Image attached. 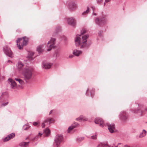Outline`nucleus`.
Here are the masks:
<instances>
[{
    "instance_id": "nucleus-21",
    "label": "nucleus",
    "mask_w": 147,
    "mask_h": 147,
    "mask_svg": "<svg viewBox=\"0 0 147 147\" xmlns=\"http://www.w3.org/2000/svg\"><path fill=\"white\" fill-rule=\"evenodd\" d=\"M29 142H22L20 143L19 144L21 147H27Z\"/></svg>"
},
{
    "instance_id": "nucleus-43",
    "label": "nucleus",
    "mask_w": 147,
    "mask_h": 147,
    "mask_svg": "<svg viewBox=\"0 0 147 147\" xmlns=\"http://www.w3.org/2000/svg\"><path fill=\"white\" fill-rule=\"evenodd\" d=\"M139 107L140 108L141 107H142L143 106L141 105H139Z\"/></svg>"
},
{
    "instance_id": "nucleus-19",
    "label": "nucleus",
    "mask_w": 147,
    "mask_h": 147,
    "mask_svg": "<svg viewBox=\"0 0 147 147\" xmlns=\"http://www.w3.org/2000/svg\"><path fill=\"white\" fill-rule=\"evenodd\" d=\"M146 131L144 129H143L142 132L140 134L139 137L140 138H142L146 135Z\"/></svg>"
},
{
    "instance_id": "nucleus-26",
    "label": "nucleus",
    "mask_w": 147,
    "mask_h": 147,
    "mask_svg": "<svg viewBox=\"0 0 147 147\" xmlns=\"http://www.w3.org/2000/svg\"><path fill=\"white\" fill-rule=\"evenodd\" d=\"M96 23L98 24H101L103 22V20L101 19L99 20L98 18H97L96 20Z\"/></svg>"
},
{
    "instance_id": "nucleus-30",
    "label": "nucleus",
    "mask_w": 147,
    "mask_h": 147,
    "mask_svg": "<svg viewBox=\"0 0 147 147\" xmlns=\"http://www.w3.org/2000/svg\"><path fill=\"white\" fill-rule=\"evenodd\" d=\"M29 127V126L26 125H24L23 127V129L25 130H27Z\"/></svg>"
},
{
    "instance_id": "nucleus-46",
    "label": "nucleus",
    "mask_w": 147,
    "mask_h": 147,
    "mask_svg": "<svg viewBox=\"0 0 147 147\" xmlns=\"http://www.w3.org/2000/svg\"><path fill=\"white\" fill-rule=\"evenodd\" d=\"M124 147H130L128 146H125Z\"/></svg>"
},
{
    "instance_id": "nucleus-44",
    "label": "nucleus",
    "mask_w": 147,
    "mask_h": 147,
    "mask_svg": "<svg viewBox=\"0 0 147 147\" xmlns=\"http://www.w3.org/2000/svg\"><path fill=\"white\" fill-rule=\"evenodd\" d=\"M7 62H8V63H9V62H11H11H11L10 60H8V61Z\"/></svg>"
},
{
    "instance_id": "nucleus-14",
    "label": "nucleus",
    "mask_w": 147,
    "mask_h": 147,
    "mask_svg": "<svg viewBox=\"0 0 147 147\" xmlns=\"http://www.w3.org/2000/svg\"><path fill=\"white\" fill-rule=\"evenodd\" d=\"M51 66L50 63H43L42 65V67L43 68L45 69H49Z\"/></svg>"
},
{
    "instance_id": "nucleus-49",
    "label": "nucleus",
    "mask_w": 147,
    "mask_h": 147,
    "mask_svg": "<svg viewBox=\"0 0 147 147\" xmlns=\"http://www.w3.org/2000/svg\"><path fill=\"white\" fill-rule=\"evenodd\" d=\"M109 147H113V146H109Z\"/></svg>"
},
{
    "instance_id": "nucleus-48",
    "label": "nucleus",
    "mask_w": 147,
    "mask_h": 147,
    "mask_svg": "<svg viewBox=\"0 0 147 147\" xmlns=\"http://www.w3.org/2000/svg\"><path fill=\"white\" fill-rule=\"evenodd\" d=\"M81 138L82 140H83L84 139V138L83 137Z\"/></svg>"
},
{
    "instance_id": "nucleus-42",
    "label": "nucleus",
    "mask_w": 147,
    "mask_h": 147,
    "mask_svg": "<svg viewBox=\"0 0 147 147\" xmlns=\"http://www.w3.org/2000/svg\"><path fill=\"white\" fill-rule=\"evenodd\" d=\"M73 57V55H70L69 56V57L70 58H72Z\"/></svg>"
},
{
    "instance_id": "nucleus-41",
    "label": "nucleus",
    "mask_w": 147,
    "mask_h": 147,
    "mask_svg": "<svg viewBox=\"0 0 147 147\" xmlns=\"http://www.w3.org/2000/svg\"><path fill=\"white\" fill-rule=\"evenodd\" d=\"M53 111V110H51L49 112V114H51L52 113Z\"/></svg>"
},
{
    "instance_id": "nucleus-32",
    "label": "nucleus",
    "mask_w": 147,
    "mask_h": 147,
    "mask_svg": "<svg viewBox=\"0 0 147 147\" xmlns=\"http://www.w3.org/2000/svg\"><path fill=\"white\" fill-rule=\"evenodd\" d=\"M90 94L91 97H93V95H94V92H87V93L86 94L89 95Z\"/></svg>"
},
{
    "instance_id": "nucleus-45",
    "label": "nucleus",
    "mask_w": 147,
    "mask_h": 147,
    "mask_svg": "<svg viewBox=\"0 0 147 147\" xmlns=\"http://www.w3.org/2000/svg\"><path fill=\"white\" fill-rule=\"evenodd\" d=\"M121 144L120 143H119V144H118V145L119 144ZM118 145H117V146H115V147H118Z\"/></svg>"
},
{
    "instance_id": "nucleus-34",
    "label": "nucleus",
    "mask_w": 147,
    "mask_h": 147,
    "mask_svg": "<svg viewBox=\"0 0 147 147\" xmlns=\"http://www.w3.org/2000/svg\"><path fill=\"white\" fill-rule=\"evenodd\" d=\"M8 104V102H6L5 103H3V104H2L1 105L2 106H5L7 105Z\"/></svg>"
},
{
    "instance_id": "nucleus-6",
    "label": "nucleus",
    "mask_w": 147,
    "mask_h": 147,
    "mask_svg": "<svg viewBox=\"0 0 147 147\" xmlns=\"http://www.w3.org/2000/svg\"><path fill=\"white\" fill-rule=\"evenodd\" d=\"M8 83L10 85L11 88L13 89H18L19 88L16 82L11 79L9 78L8 80Z\"/></svg>"
},
{
    "instance_id": "nucleus-11",
    "label": "nucleus",
    "mask_w": 147,
    "mask_h": 147,
    "mask_svg": "<svg viewBox=\"0 0 147 147\" xmlns=\"http://www.w3.org/2000/svg\"><path fill=\"white\" fill-rule=\"evenodd\" d=\"M15 134L14 133H12L8 135L4 139L3 141L4 142H6L11 139L15 137Z\"/></svg>"
},
{
    "instance_id": "nucleus-3",
    "label": "nucleus",
    "mask_w": 147,
    "mask_h": 147,
    "mask_svg": "<svg viewBox=\"0 0 147 147\" xmlns=\"http://www.w3.org/2000/svg\"><path fill=\"white\" fill-rule=\"evenodd\" d=\"M28 40V38L26 36L18 38L16 40V43L18 49H22L23 47L27 45Z\"/></svg>"
},
{
    "instance_id": "nucleus-18",
    "label": "nucleus",
    "mask_w": 147,
    "mask_h": 147,
    "mask_svg": "<svg viewBox=\"0 0 147 147\" xmlns=\"http://www.w3.org/2000/svg\"><path fill=\"white\" fill-rule=\"evenodd\" d=\"M15 80L16 81H18L19 83L20 84V85H18L19 88H21L22 85H23L24 83V81L18 78H16Z\"/></svg>"
},
{
    "instance_id": "nucleus-17",
    "label": "nucleus",
    "mask_w": 147,
    "mask_h": 147,
    "mask_svg": "<svg viewBox=\"0 0 147 147\" xmlns=\"http://www.w3.org/2000/svg\"><path fill=\"white\" fill-rule=\"evenodd\" d=\"M77 7L76 5L74 3H71L69 6V8L71 10H74Z\"/></svg>"
},
{
    "instance_id": "nucleus-28",
    "label": "nucleus",
    "mask_w": 147,
    "mask_h": 147,
    "mask_svg": "<svg viewBox=\"0 0 147 147\" xmlns=\"http://www.w3.org/2000/svg\"><path fill=\"white\" fill-rule=\"evenodd\" d=\"M89 9L88 7L87 8V9L86 11L82 13L83 15H85L87 14L89 12Z\"/></svg>"
},
{
    "instance_id": "nucleus-47",
    "label": "nucleus",
    "mask_w": 147,
    "mask_h": 147,
    "mask_svg": "<svg viewBox=\"0 0 147 147\" xmlns=\"http://www.w3.org/2000/svg\"><path fill=\"white\" fill-rule=\"evenodd\" d=\"M93 14L94 15H95V16H96V13H93Z\"/></svg>"
},
{
    "instance_id": "nucleus-2",
    "label": "nucleus",
    "mask_w": 147,
    "mask_h": 147,
    "mask_svg": "<svg viewBox=\"0 0 147 147\" xmlns=\"http://www.w3.org/2000/svg\"><path fill=\"white\" fill-rule=\"evenodd\" d=\"M33 69L31 67H27L23 69L20 72L26 80H29L32 77Z\"/></svg>"
},
{
    "instance_id": "nucleus-5",
    "label": "nucleus",
    "mask_w": 147,
    "mask_h": 147,
    "mask_svg": "<svg viewBox=\"0 0 147 147\" xmlns=\"http://www.w3.org/2000/svg\"><path fill=\"white\" fill-rule=\"evenodd\" d=\"M56 39L54 38H51L50 40L49 41L47 45L48 48L47 49L48 51H50L51 49L54 47V45L55 43Z\"/></svg>"
},
{
    "instance_id": "nucleus-35",
    "label": "nucleus",
    "mask_w": 147,
    "mask_h": 147,
    "mask_svg": "<svg viewBox=\"0 0 147 147\" xmlns=\"http://www.w3.org/2000/svg\"><path fill=\"white\" fill-rule=\"evenodd\" d=\"M45 123L44 122L43 123H42V128H44L45 126Z\"/></svg>"
},
{
    "instance_id": "nucleus-9",
    "label": "nucleus",
    "mask_w": 147,
    "mask_h": 147,
    "mask_svg": "<svg viewBox=\"0 0 147 147\" xmlns=\"http://www.w3.org/2000/svg\"><path fill=\"white\" fill-rule=\"evenodd\" d=\"M120 116L121 119L123 121H125L127 119L128 116L125 111L121 112L120 114Z\"/></svg>"
},
{
    "instance_id": "nucleus-37",
    "label": "nucleus",
    "mask_w": 147,
    "mask_h": 147,
    "mask_svg": "<svg viewBox=\"0 0 147 147\" xmlns=\"http://www.w3.org/2000/svg\"><path fill=\"white\" fill-rule=\"evenodd\" d=\"M42 133H41L40 132H39L38 133V136L39 137H41V136L42 135Z\"/></svg>"
},
{
    "instance_id": "nucleus-20",
    "label": "nucleus",
    "mask_w": 147,
    "mask_h": 147,
    "mask_svg": "<svg viewBox=\"0 0 147 147\" xmlns=\"http://www.w3.org/2000/svg\"><path fill=\"white\" fill-rule=\"evenodd\" d=\"M76 120L78 121H86L87 120V118H84L82 116H80V117L77 118Z\"/></svg>"
},
{
    "instance_id": "nucleus-24",
    "label": "nucleus",
    "mask_w": 147,
    "mask_h": 147,
    "mask_svg": "<svg viewBox=\"0 0 147 147\" xmlns=\"http://www.w3.org/2000/svg\"><path fill=\"white\" fill-rule=\"evenodd\" d=\"M43 45H41L38 46L37 48V51L39 53H41L43 49L42 48Z\"/></svg>"
},
{
    "instance_id": "nucleus-29",
    "label": "nucleus",
    "mask_w": 147,
    "mask_h": 147,
    "mask_svg": "<svg viewBox=\"0 0 147 147\" xmlns=\"http://www.w3.org/2000/svg\"><path fill=\"white\" fill-rule=\"evenodd\" d=\"M107 145L106 144H104L102 143H100L98 145V147H104V146H107Z\"/></svg>"
},
{
    "instance_id": "nucleus-25",
    "label": "nucleus",
    "mask_w": 147,
    "mask_h": 147,
    "mask_svg": "<svg viewBox=\"0 0 147 147\" xmlns=\"http://www.w3.org/2000/svg\"><path fill=\"white\" fill-rule=\"evenodd\" d=\"M23 63L20 61H19L18 63L17 67L19 69H21L23 66Z\"/></svg>"
},
{
    "instance_id": "nucleus-7",
    "label": "nucleus",
    "mask_w": 147,
    "mask_h": 147,
    "mask_svg": "<svg viewBox=\"0 0 147 147\" xmlns=\"http://www.w3.org/2000/svg\"><path fill=\"white\" fill-rule=\"evenodd\" d=\"M3 49L5 53L7 56L10 57H12V53L8 46H4Z\"/></svg>"
},
{
    "instance_id": "nucleus-23",
    "label": "nucleus",
    "mask_w": 147,
    "mask_h": 147,
    "mask_svg": "<svg viewBox=\"0 0 147 147\" xmlns=\"http://www.w3.org/2000/svg\"><path fill=\"white\" fill-rule=\"evenodd\" d=\"M44 132L46 136H48L50 134V131L49 129L47 128L44 130Z\"/></svg>"
},
{
    "instance_id": "nucleus-1",
    "label": "nucleus",
    "mask_w": 147,
    "mask_h": 147,
    "mask_svg": "<svg viewBox=\"0 0 147 147\" xmlns=\"http://www.w3.org/2000/svg\"><path fill=\"white\" fill-rule=\"evenodd\" d=\"M88 36L77 35L75 38V43L76 46H79L81 48L86 47L87 45V39Z\"/></svg>"
},
{
    "instance_id": "nucleus-15",
    "label": "nucleus",
    "mask_w": 147,
    "mask_h": 147,
    "mask_svg": "<svg viewBox=\"0 0 147 147\" xmlns=\"http://www.w3.org/2000/svg\"><path fill=\"white\" fill-rule=\"evenodd\" d=\"M54 121L53 118H48L46 119L44 122L46 125H49L51 123H53Z\"/></svg>"
},
{
    "instance_id": "nucleus-31",
    "label": "nucleus",
    "mask_w": 147,
    "mask_h": 147,
    "mask_svg": "<svg viewBox=\"0 0 147 147\" xmlns=\"http://www.w3.org/2000/svg\"><path fill=\"white\" fill-rule=\"evenodd\" d=\"M39 122H34L33 123V125L34 126H38L39 125Z\"/></svg>"
},
{
    "instance_id": "nucleus-13",
    "label": "nucleus",
    "mask_w": 147,
    "mask_h": 147,
    "mask_svg": "<svg viewBox=\"0 0 147 147\" xmlns=\"http://www.w3.org/2000/svg\"><path fill=\"white\" fill-rule=\"evenodd\" d=\"M79 124L77 123H75L69 127L67 129V131L68 133H69L73 129L77 127Z\"/></svg>"
},
{
    "instance_id": "nucleus-40",
    "label": "nucleus",
    "mask_w": 147,
    "mask_h": 147,
    "mask_svg": "<svg viewBox=\"0 0 147 147\" xmlns=\"http://www.w3.org/2000/svg\"><path fill=\"white\" fill-rule=\"evenodd\" d=\"M86 32V30H83L81 31V34H84Z\"/></svg>"
},
{
    "instance_id": "nucleus-4",
    "label": "nucleus",
    "mask_w": 147,
    "mask_h": 147,
    "mask_svg": "<svg viewBox=\"0 0 147 147\" xmlns=\"http://www.w3.org/2000/svg\"><path fill=\"white\" fill-rule=\"evenodd\" d=\"M63 138L61 135H58L56 136L55 139V144L54 147H59L60 143L62 142Z\"/></svg>"
},
{
    "instance_id": "nucleus-33",
    "label": "nucleus",
    "mask_w": 147,
    "mask_h": 147,
    "mask_svg": "<svg viewBox=\"0 0 147 147\" xmlns=\"http://www.w3.org/2000/svg\"><path fill=\"white\" fill-rule=\"evenodd\" d=\"M39 137L38 136H35L34 138L32 139V141H34V140H38V138Z\"/></svg>"
},
{
    "instance_id": "nucleus-16",
    "label": "nucleus",
    "mask_w": 147,
    "mask_h": 147,
    "mask_svg": "<svg viewBox=\"0 0 147 147\" xmlns=\"http://www.w3.org/2000/svg\"><path fill=\"white\" fill-rule=\"evenodd\" d=\"M82 53V51L77 49L74 50L73 52V54L77 56H79L80 55H81Z\"/></svg>"
},
{
    "instance_id": "nucleus-27",
    "label": "nucleus",
    "mask_w": 147,
    "mask_h": 147,
    "mask_svg": "<svg viewBox=\"0 0 147 147\" xmlns=\"http://www.w3.org/2000/svg\"><path fill=\"white\" fill-rule=\"evenodd\" d=\"M34 54V53L33 52L30 53L28 57L30 60H32V57Z\"/></svg>"
},
{
    "instance_id": "nucleus-39",
    "label": "nucleus",
    "mask_w": 147,
    "mask_h": 147,
    "mask_svg": "<svg viewBox=\"0 0 147 147\" xmlns=\"http://www.w3.org/2000/svg\"><path fill=\"white\" fill-rule=\"evenodd\" d=\"M111 0H105V2L104 3V5L105 6V3H108Z\"/></svg>"
},
{
    "instance_id": "nucleus-12",
    "label": "nucleus",
    "mask_w": 147,
    "mask_h": 147,
    "mask_svg": "<svg viewBox=\"0 0 147 147\" xmlns=\"http://www.w3.org/2000/svg\"><path fill=\"white\" fill-rule=\"evenodd\" d=\"M67 22L68 24L73 26L75 25V22L74 19L72 18H68Z\"/></svg>"
},
{
    "instance_id": "nucleus-22",
    "label": "nucleus",
    "mask_w": 147,
    "mask_h": 147,
    "mask_svg": "<svg viewBox=\"0 0 147 147\" xmlns=\"http://www.w3.org/2000/svg\"><path fill=\"white\" fill-rule=\"evenodd\" d=\"M139 110H133V112L134 113H139V115L140 116L142 115V114L144 113V111H142L140 112H139Z\"/></svg>"
},
{
    "instance_id": "nucleus-10",
    "label": "nucleus",
    "mask_w": 147,
    "mask_h": 147,
    "mask_svg": "<svg viewBox=\"0 0 147 147\" xmlns=\"http://www.w3.org/2000/svg\"><path fill=\"white\" fill-rule=\"evenodd\" d=\"M107 125L108 126V129L109 131L111 133H113L115 129V125L114 124H107Z\"/></svg>"
},
{
    "instance_id": "nucleus-8",
    "label": "nucleus",
    "mask_w": 147,
    "mask_h": 147,
    "mask_svg": "<svg viewBox=\"0 0 147 147\" xmlns=\"http://www.w3.org/2000/svg\"><path fill=\"white\" fill-rule=\"evenodd\" d=\"M95 123L96 124H99V126L102 127H103L104 124L103 120L100 118H96L95 120Z\"/></svg>"
},
{
    "instance_id": "nucleus-38",
    "label": "nucleus",
    "mask_w": 147,
    "mask_h": 147,
    "mask_svg": "<svg viewBox=\"0 0 147 147\" xmlns=\"http://www.w3.org/2000/svg\"><path fill=\"white\" fill-rule=\"evenodd\" d=\"M102 0H97V1L98 3H100L102 2Z\"/></svg>"
},
{
    "instance_id": "nucleus-36",
    "label": "nucleus",
    "mask_w": 147,
    "mask_h": 147,
    "mask_svg": "<svg viewBox=\"0 0 147 147\" xmlns=\"http://www.w3.org/2000/svg\"><path fill=\"white\" fill-rule=\"evenodd\" d=\"M91 137L93 139H96V135H95L94 136H92Z\"/></svg>"
}]
</instances>
